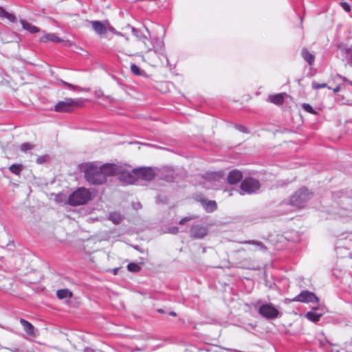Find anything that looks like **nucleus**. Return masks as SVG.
Listing matches in <instances>:
<instances>
[{
	"label": "nucleus",
	"mask_w": 352,
	"mask_h": 352,
	"mask_svg": "<svg viewBox=\"0 0 352 352\" xmlns=\"http://www.w3.org/2000/svg\"><path fill=\"white\" fill-rule=\"evenodd\" d=\"M243 245H246V248L243 250L251 251H266V247L258 241H243Z\"/></svg>",
	"instance_id": "nucleus-13"
},
{
	"label": "nucleus",
	"mask_w": 352,
	"mask_h": 352,
	"mask_svg": "<svg viewBox=\"0 0 352 352\" xmlns=\"http://www.w3.org/2000/svg\"><path fill=\"white\" fill-rule=\"evenodd\" d=\"M270 101L276 104H281L283 102V96L282 94H276L270 96Z\"/></svg>",
	"instance_id": "nucleus-26"
},
{
	"label": "nucleus",
	"mask_w": 352,
	"mask_h": 352,
	"mask_svg": "<svg viewBox=\"0 0 352 352\" xmlns=\"http://www.w3.org/2000/svg\"><path fill=\"white\" fill-rule=\"evenodd\" d=\"M242 179V173L239 170H232L228 176V181L230 184H235Z\"/></svg>",
	"instance_id": "nucleus-16"
},
{
	"label": "nucleus",
	"mask_w": 352,
	"mask_h": 352,
	"mask_svg": "<svg viewBox=\"0 0 352 352\" xmlns=\"http://www.w3.org/2000/svg\"><path fill=\"white\" fill-rule=\"evenodd\" d=\"M84 352H95V351L92 349L87 348L85 349Z\"/></svg>",
	"instance_id": "nucleus-40"
},
{
	"label": "nucleus",
	"mask_w": 352,
	"mask_h": 352,
	"mask_svg": "<svg viewBox=\"0 0 352 352\" xmlns=\"http://www.w3.org/2000/svg\"><path fill=\"white\" fill-rule=\"evenodd\" d=\"M208 234V228L203 225H194L190 228V235L192 238L202 239Z\"/></svg>",
	"instance_id": "nucleus-12"
},
{
	"label": "nucleus",
	"mask_w": 352,
	"mask_h": 352,
	"mask_svg": "<svg viewBox=\"0 0 352 352\" xmlns=\"http://www.w3.org/2000/svg\"><path fill=\"white\" fill-rule=\"evenodd\" d=\"M129 167L122 166L123 173H120V179L129 184H133L138 179L151 181L155 177L154 170L150 167H141L129 169Z\"/></svg>",
	"instance_id": "nucleus-2"
},
{
	"label": "nucleus",
	"mask_w": 352,
	"mask_h": 352,
	"mask_svg": "<svg viewBox=\"0 0 352 352\" xmlns=\"http://www.w3.org/2000/svg\"><path fill=\"white\" fill-rule=\"evenodd\" d=\"M261 187L259 182L252 177L243 179V192L252 194L257 192Z\"/></svg>",
	"instance_id": "nucleus-10"
},
{
	"label": "nucleus",
	"mask_w": 352,
	"mask_h": 352,
	"mask_svg": "<svg viewBox=\"0 0 352 352\" xmlns=\"http://www.w3.org/2000/svg\"><path fill=\"white\" fill-rule=\"evenodd\" d=\"M292 302H318V297L313 293L307 290L301 292L297 296L292 300Z\"/></svg>",
	"instance_id": "nucleus-11"
},
{
	"label": "nucleus",
	"mask_w": 352,
	"mask_h": 352,
	"mask_svg": "<svg viewBox=\"0 0 352 352\" xmlns=\"http://www.w3.org/2000/svg\"><path fill=\"white\" fill-rule=\"evenodd\" d=\"M127 269L130 272H138L140 270V267L135 263H131L128 264Z\"/></svg>",
	"instance_id": "nucleus-31"
},
{
	"label": "nucleus",
	"mask_w": 352,
	"mask_h": 352,
	"mask_svg": "<svg viewBox=\"0 0 352 352\" xmlns=\"http://www.w3.org/2000/svg\"><path fill=\"white\" fill-rule=\"evenodd\" d=\"M195 217H183L180 219L179 221V224L180 225H183L187 221H189L190 220H192L194 219Z\"/></svg>",
	"instance_id": "nucleus-35"
},
{
	"label": "nucleus",
	"mask_w": 352,
	"mask_h": 352,
	"mask_svg": "<svg viewBox=\"0 0 352 352\" xmlns=\"http://www.w3.org/2000/svg\"><path fill=\"white\" fill-rule=\"evenodd\" d=\"M93 199L90 190L86 188H78L69 197L68 204L71 206H80L87 204Z\"/></svg>",
	"instance_id": "nucleus-4"
},
{
	"label": "nucleus",
	"mask_w": 352,
	"mask_h": 352,
	"mask_svg": "<svg viewBox=\"0 0 352 352\" xmlns=\"http://www.w3.org/2000/svg\"><path fill=\"white\" fill-rule=\"evenodd\" d=\"M23 166L22 164H12L9 167V170L13 174L19 175L23 170Z\"/></svg>",
	"instance_id": "nucleus-25"
},
{
	"label": "nucleus",
	"mask_w": 352,
	"mask_h": 352,
	"mask_svg": "<svg viewBox=\"0 0 352 352\" xmlns=\"http://www.w3.org/2000/svg\"><path fill=\"white\" fill-rule=\"evenodd\" d=\"M178 232H179V228L177 227H175V226L170 227L168 230V232H169L170 234H175L178 233Z\"/></svg>",
	"instance_id": "nucleus-38"
},
{
	"label": "nucleus",
	"mask_w": 352,
	"mask_h": 352,
	"mask_svg": "<svg viewBox=\"0 0 352 352\" xmlns=\"http://www.w3.org/2000/svg\"><path fill=\"white\" fill-rule=\"evenodd\" d=\"M324 87H328V89H331L330 87H328L326 83H318L315 81L312 82V88L314 89H319Z\"/></svg>",
	"instance_id": "nucleus-33"
},
{
	"label": "nucleus",
	"mask_w": 352,
	"mask_h": 352,
	"mask_svg": "<svg viewBox=\"0 0 352 352\" xmlns=\"http://www.w3.org/2000/svg\"><path fill=\"white\" fill-rule=\"evenodd\" d=\"M340 5L342 8L346 11V12H350L351 11V7L350 6L346 3V2H341Z\"/></svg>",
	"instance_id": "nucleus-37"
},
{
	"label": "nucleus",
	"mask_w": 352,
	"mask_h": 352,
	"mask_svg": "<svg viewBox=\"0 0 352 352\" xmlns=\"http://www.w3.org/2000/svg\"><path fill=\"white\" fill-rule=\"evenodd\" d=\"M340 89H341V87H340V85H338V86H336V87L333 89V92H334V93H338V92H339V91H340Z\"/></svg>",
	"instance_id": "nucleus-39"
},
{
	"label": "nucleus",
	"mask_w": 352,
	"mask_h": 352,
	"mask_svg": "<svg viewBox=\"0 0 352 352\" xmlns=\"http://www.w3.org/2000/svg\"><path fill=\"white\" fill-rule=\"evenodd\" d=\"M10 351L11 352H22L21 351H20L19 349H10Z\"/></svg>",
	"instance_id": "nucleus-43"
},
{
	"label": "nucleus",
	"mask_w": 352,
	"mask_h": 352,
	"mask_svg": "<svg viewBox=\"0 0 352 352\" xmlns=\"http://www.w3.org/2000/svg\"><path fill=\"white\" fill-rule=\"evenodd\" d=\"M243 133L246 132V129L245 127H243Z\"/></svg>",
	"instance_id": "nucleus-46"
},
{
	"label": "nucleus",
	"mask_w": 352,
	"mask_h": 352,
	"mask_svg": "<svg viewBox=\"0 0 352 352\" xmlns=\"http://www.w3.org/2000/svg\"><path fill=\"white\" fill-rule=\"evenodd\" d=\"M156 42L159 43V47H154V50H148L142 54V59L144 62L147 63L152 67H157L160 63V58L157 54V50L162 47V42L157 40Z\"/></svg>",
	"instance_id": "nucleus-9"
},
{
	"label": "nucleus",
	"mask_w": 352,
	"mask_h": 352,
	"mask_svg": "<svg viewBox=\"0 0 352 352\" xmlns=\"http://www.w3.org/2000/svg\"><path fill=\"white\" fill-rule=\"evenodd\" d=\"M98 241L95 239H88L84 240L81 245V251L85 256L91 262H95V259L92 258V254L98 250L97 245Z\"/></svg>",
	"instance_id": "nucleus-7"
},
{
	"label": "nucleus",
	"mask_w": 352,
	"mask_h": 352,
	"mask_svg": "<svg viewBox=\"0 0 352 352\" xmlns=\"http://www.w3.org/2000/svg\"><path fill=\"white\" fill-rule=\"evenodd\" d=\"M109 219L116 223L121 222L122 217L120 214L113 213L110 214Z\"/></svg>",
	"instance_id": "nucleus-30"
},
{
	"label": "nucleus",
	"mask_w": 352,
	"mask_h": 352,
	"mask_svg": "<svg viewBox=\"0 0 352 352\" xmlns=\"http://www.w3.org/2000/svg\"><path fill=\"white\" fill-rule=\"evenodd\" d=\"M118 270H119L118 267H116V268L113 269V274L116 275L118 274Z\"/></svg>",
	"instance_id": "nucleus-41"
},
{
	"label": "nucleus",
	"mask_w": 352,
	"mask_h": 352,
	"mask_svg": "<svg viewBox=\"0 0 352 352\" xmlns=\"http://www.w3.org/2000/svg\"><path fill=\"white\" fill-rule=\"evenodd\" d=\"M91 24L93 29L97 34H104L107 32V28L100 21H95Z\"/></svg>",
	"instance_id": "nucleus-19"
},
{
	"label": "nucleus",
	"mask_w": 352,
	"mask_h": 352,
	"mask_svg": "<svg viewBox=\"0 0 352 352\" xmlns=\"http://www.w3.org/2000/svg\"><path fill=\"white\" fill-rule=\"evenodd\" d=\"M34 148V145L30 142H25L20 146V148L22 151L26 152L29 150H32Z\"/></svg>",
	"instance_id": "nucleus-29"
},
{
	"label": "nucleus",
	"mask_w": 352,
	"mask_h": 352,
	"mask_svg": "<svg viewBox=\"0 0 352 352\" xmlns=\"http://www.w3.org/2000/svg\"><path fill=\"white\" fill-rule=\"evenodd\" d=\"M302 108L307 112L314 115H316L318 113L315 111L313 107L308 103H303L301 105Z\"/></svg>",
	"instance_id": "nucleus-27"
},
{
	"label": "nucleus",
	"mask_w": 352,
	"mask_h": 352,
	"mask_svg": "<svg viewBox=\"0 0 352 352\" xmlns=\"http://www.w3.org/2000/svg\"><path fill=\"white\" fill-rule=\"evenodd\" d=\"M157 311L160 313H164V311L162 309H159Z\"/></svg>",
	"instance_id": "nucleus-44"
},
{
	"label": "nucleus",
	"mask_w": 352,
	"mask_h": 352,
	"mask_svg": "<svg viewBox=\"0 0 352 352\" xmlns=\"http://www.w3.org/2000/svg\"><path fill=\"white\" fill-rule=\"evenodd\" d=\"M311 197V193L309 192L308 189L302 188L292 196L290 199V204L294 207L301 208L305 206V204Z\"/></svg>",
	"instance_id": "nucleus-6"
},
{
	"label": "nucleus",
	"mask_w": 352,
	"mask_h": 352,
	"mask_svg": "<svg viewBox=\"0 0 352 352\" xmlns=\"http://www.w3.org/2000/svg\"><path fill=\"white\" fill-rule=\"evenodd\" d=\"M243 285H245V286L248 287L247 292H250L252 290L253 287H254V283L252 280L247 279L246 280V283L243 282Z\"/></svg>",
	"instance_id": "nucleus-34"
},
{
	"label": "nucleus",
	"mask_w": 352,
	"mask_h": 352,
	"mask_svg": "<svg viewBox=\"0 0 352 352\" xmlns=\"http://www.w3.org/2000/svg\"><path fill=\"white\" fill-rule=\"evenodd\" d=\"M0 19H7L11 23H14L16 21L15 16L11 13L8 12L2 7H0Z\"/></svg>",
	"instance_id": "nucleus-22"
},
{
	"label": "nucleus",
	"mask_w": 352,
	"mask_h": 352,
	"mask_svg": "<svg viewBox=\"0 0 352 352\" xmlns=\"http://www.w3.org/2000/svg\"><path fill=\"white\" fill-rule=\"evenodd\" d=\"M19 321L23 326V330L26 334L30 337L34 338L36 336L34 327L30 322L25 319L21 318Z\"/></svg>",
	"instance_id": "nucleus-14"
},
{
	"label": "nucleus",
	"mask_w": 352,
	"mask_h": 352,
	"mask_svg": "<svg viewBox=\"0 0 352 352\" xmlns=\"http://www.w3.org/2000/svg\"><path fill=\"white\" fill-rule=\"evenodd\" d=\"M41 41L43 42L51 41L53 43H60V42L63 41V39L60 38L58 36H56L54 33H49V34H46L43 35L41 38Z\"/></svg>",
	"instance_id": "nucleus-18"
},
{
	"label": "nucleus",
	"mask_w": 352,
	"mask_h": 352,
	"mask_svg": "<svg viewBox=\"0 0 352 352\" xmlns=\"http://www.w3.org/2000/svg\"><path fill=\"white\" fill-rule=\"evenodd\" d=\"M61 84L71 89H73V90H77V91H83L82 89H81L80 87H77V86H75L74 85H72L70 83H68L67 82H65V81H61Z\"/></svg>",
	"instance_id": "nucleus-32"
},
{
	"label": "nucleus",
	"mask_w": 352,
	"mask_h": 352,
	"mask_svg": "<svg viewBox=\"0 0 352 352\" xmlns=\"http://www.w3.org/2000/svg\"><path fill=\"white\" fill-rule=\"evenodd\" d=\"M338 79H340L343 82H347L349 81V80L346 77L342 76L340 74H336V76L333 78V80L337 82Z\"/></svg>",
	"instance_id": "nucleus-36"
},
{
	"label": "nucleus",
	"mask_w": 352,
	"mask_h": 352,
	"mask_svg": "<svg viewBox=\"0 0 352 352\" xmlns=\"http://www.w3.org/2000/svg\"><path fill=\"white\" fill-rule=\"evenodd\" d=\"M21 23L24 30L30 32L32 34H35L40 32V29L38 28L25 20H21Z\"/></svg>",
	"instance_id": "nucleus-17"
},
{
	"label": "nucleus",
	"mask_w": 352,
	"mask_h": 352,
	"mask_svg": "<svg viewBox=\"0 0 352 352\" xmlns=\"http://www.w3.org/2000/svg\"><path fill=\"white\" fill-rule=\"evenodd\" d=\"M322 316V313H316V312H314V311H309L306 314L305 316L306 318L312 321V322H318L320 317Z\"/></svg>",
	"instance_id": "nucleus-24"
},
{
	"label": "nucleus",
	"mask_w": 352,
	"mask_h": 352,
	"mask_svg": "<svg viewBox=\"0 0 352 352\" xmlns=\"http://www.w3.org/2000/svg\"><path fill=\"white\" fill-rule=\"evenodd\" d=\"M56 296L58 299H70L73 296V293L68 289H61L56 292Z\"/></svg>",
	"instance_id": "nucleus-20"
},
{
	"label": "nucleus",
	"mask_w": 352,
	"mask_h": 352,
	"mask_svg": "<svg viewBox=\"0 0 352 352\" xmlns=\"http://www.w3.org/2000/svg\"><path fill=\"white\" fill-rule=\"evenodd\" d=\"M258 313L263 317L270 320H274L281 316L280 312L272 303H266L260 306Z\"/></svg>",
	"instance_id": "nucleus-8"
},
{
	"label": "nucleus",
	"mask_w": 352,
	"mask_h": 352,
	"mask_svg": "<svg viewBox=\"0 0 352 352\" xmlns=\"http://www.w3.org/2000/svg\"><path fill=\"white\" fill-rule=\"evenodd\" d=\"M199 202L202 204L207 212H212L217 208V205L215 201L201 199H199Z\"/></svg>",
	"instance_id": "nucleus-15"
},
{
	"label": "nucleus",
	"mask_w": 352,
	"mask_h": 352,
	"mask_svg": "<svg viewBox=\"0 0 352 352\" xmlns=\"http://www.w3.org/2000/svg\"><path fill=\"white\" fill-rule=\"evenodd\" d=\"M169 315L174 317L177 316V314L175 311H170Z\"/></svg>",
	"instance_id": "nucleus-42"
},
{
	"label": "nucleus",
	"mask_w": 352,
	"mask_h": 352,
	"mask_svg": "<svg viewBox=\"0 0 352 352\" xmlns=\"http://www.w3.org/2000/svg\"><path fill=\"white\" fill-rule=\"evenodd\" d=\"M340 49L343 52L346 63L352 66V49L351 47H342Z\"/></svg>",
	"instance_id": "nucleus-23"
},
{
	"label": "nucleus",
	"mask_w": 352,
	"mask_h": 352,
	"mask_svg": "<svg viewBox=\"0 0 352 352\" xmlns=\"http://www.w3.org/2000/svg\"><path fill=\"white\" fill-rule=\"evenodd\" d=\"M122 165L107 163L98 166L93 163L87 164L84 168L86 181L92 185H101L107 182V177L123 173Z\"/></svg>",
	"instance_id": "nucleus-1"
},
{
	"label": "nucleus",
	"mask_w": 352,
	"mask_h": 352,
	"mask_svg": "<svg viewBox=\"0 0 352 352\" xmlns=\"http://www.w3.org/2000/svg\"><path fill=\"white\" fill-rule=\"evenodd\" d=\"M82 104L83 100L81 99L66 98L56 103L54 106V111L58 113H68L74 111Z\"/></svg>",
	"instance_id": "nucleus-5"
},
{
	"label": "nucleus",
	"mask_w": 352,
	"mask_h": 352,
	"mask_svg": "<svg viewBox=\"0 0 352 352\" xmlns=\"http://www.w3.org/2000/svg\"><path fill=\"white\" fill-rule=\"evenodd\" d=\"M301 55L304 60L308 63L309 65H313L315 60V56L311 54L306 48L302 50Z\"/></svg>",
	"instance_id": "nucleus-21"
},
{
	"label": "nucleus",
	"mask_w": 352,
	"mask_h": 352,
	"mask_svg": "<svg viewBox=\"0 0 352 352\" xmlns=\"http://www.w3.org/2000/svg\"><path fill=\"white\" fill-rule=\"evenodd\" d=\"M149 40L146 36H142L137 37L133 41L126 38L125 41L118 47V52L133 56L135 54H143L147 51Z\"/></svg>",
	"instance_id": "nucleus-3"
},
{
	"label": "nucleus",
	"mask_w": 352,
	"mask_h": 352,
	"mask_svg": "<svg viewBox=\"0 0 352 352\" xmlns=\"http://www.w3.org/2000/svg\"><path fill=\"white\" fill-rule=\"evenodd\" d=\"M131 71L135 76H142V72L140 68L135 64L131 65Z\"/></svg>",
	"instance_id": "nucleus-28"
},
{
	"label": "nucleus",
	"mask_w": 352,
	"mask_h": 352,
	"mask_svg": "<svg viewBox=\"0 0 352 352\" xmlns=\"http://www.w3.org/2000/svg\"><path fill=\"white\" fill-rule=\"evenodd\" d=\"M347 83H349L350 85H351V86H352V81L349 80V81L347 82Z\"/></svg>",
	"instance_id": "nucleus-45"
}]
</instances>
